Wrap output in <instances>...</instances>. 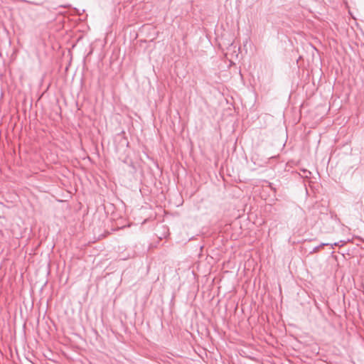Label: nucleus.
Here are the masks:
<instances>
[{"mask_svg":"<svg viewBox=\"0 0 364 364\" xmlns=\"http://www.w3.org/2000/svg\"><path fill=\"white\" fill-rule=\"evenodd\" d=\"M346 244V242L344 240H341L338 242H335L334 244H331V246L332 248H333L334 246H343Z\"/></svg>","mask_w":364,"mask_h":364,"instance_id":"nucleus-1","label":"nucleus"},{"mask_svg":"<svg viewBox=\"0 0 364 364\" xmlns=\"http://www.w3.org/2000/svg\"><path fill=\"white\" fill-rule=\"evenodd\" d=\"M329 245L328 243H321L319 246L314 247L313 250V252H317L320 249V247L326 246V245Z\"/></svg>","mask_w":364,"mask_h":364,"instance_id":"nucleus-2","label":"nucleus"}]
</instances>
